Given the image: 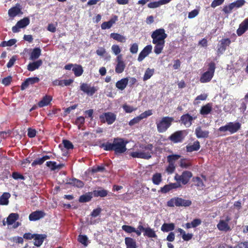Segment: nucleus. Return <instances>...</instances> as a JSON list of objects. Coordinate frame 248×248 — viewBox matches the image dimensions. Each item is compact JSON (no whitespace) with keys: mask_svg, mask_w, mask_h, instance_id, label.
I'll return each instance as SVG.
<instances>
[{"mask_svg":"<svg viewBox=\"0 0 248 248\" xmlns=\"http://www.w3.org/2000/svg\"><path fill=\"white\" fill-rule=\"evenodd\" d=\"M174 119L172 117H163L156 122L157 131L159 133L165 132L171 125Z\"/></svg>","mask_w":248,"mask_h":248,"instance_id":"obj_1","label":"nucleus"},{"mask_svg":"<svg viewBox=\"0 0 248 248\" xmlns=\"http://www.w3.org/2000/svg\"><path fill=\"white\" fill-rule=\"evenodd\" d=\"M128 143V141H125L123 139H114L113 142V150L116 154L124 153L127 150L126 145Z\"/></svg>","mask_w":248,"mask_h":248,"instance_id":"obj_2","label":"nucleus"},{"mask_svg":"<svg viewBox=\"0 0 248 248\" xmlns=\"http://www.w3.org/2000/svg\"><path fill=\"white\" fill-rule=\"evenodd\" d=\"M215 68V64L214 62L210 63L208 70L201 75L200 79V82L201 83H207L210 81L214 76Z\"/></svg>","mask_w":248,"mask_h":248,"instance_id":"obj_3","label":"nucleus"},{"mask_svg":"<svg viewBox=\"0 0 248 248\" xmlns=\"http://www.w3.org/2000/svg\"><path fill=\"white\" fill-rule=\"evenodd\" d=\"M167 34L163 29H158L153 31L151 35L153 42L165 43Z\"/></svg>","mask_w":248,"mask_h":248,"instance_id":"obj_4","label":"nucleus"},{"mask_svg":"<svg viewBox=\"0 0 248 248\" xmlns=\"http://www.w3.org/2000/svg\"><path fill=\"white\" fill-rule=\"evenodd\" d=\"M231 220V218L228 216H225L221 218L218 223L217 224V229L223 232H228L231 230L229 222Z\"/></svg>","mask_w":248,"mask_h":248,"instance_id":"obj_5","label":"nucleus"},{"mask_svg":"<svg viewBox=\"0 0 248 248\" xmlns=\"http://www.w3.org/2000/svg\"><path fill=\"white\" fill-rule=\"evenodd\" d=\"M240 124L239 123H229L224 126L219 127V131L220 132L229 131L231 134L236 132L240 128Z\"/></svg>","mask_w":248,"mask_h":248,"instance_id":"obj_6","label":"nucleus"},{"mask_svg":"<svg viewBox=\"0 0 248 248\" xmlns=\"http://www.w3.org/2000/svg\"><path fill=\"white\" fill-rule=\"evenodd\" d=\"M153 146L152 144L146 145H141V154H140V158L148 159L150 158L153 154Z\"/></svg>","mask_w":248,"mask_h":248,"instance_id":"obj_7","label":"nucleus"},{"mask_svg":"<svg viewBox=\"0 0 248 248\" xmlns=\"http://www.w3.org/2000/svg\"><path fill=\"white\" fill-rule=\"evenodd\" d=\"M99 119L102 123L111 124L115 121L116 115L112 112H105L100 115Z\"/></svg>","mask_w":248,"mask_h":248,"instance_id":"obj_8","label":"nucleus"},{"mask_svg":"<svg viewBox=\"0 0 248 248\" xmlns=\"http://www.w3.org/2000/svg\"><path fill=\"white\" fill-rule=\"evenodd\" d=\"M192 174L190 171H185L181 175L176 174L174 179L178 182H181L183 184H186L192 177Z\"/></svg>","mask_w":248,"mask_h":248,"instance_id":"obj_9","label":"nucleus"},{"mask_svg":"<svg viewBox=\"0 0 248 248\" xmlns=\"http://www.w3.org/2000/svg\"><path fill=\"white\" fill-rule=\"evenodd\" d=\"M116 65L115 67V72L117 74L123 73L125 68L126 64L123 60L122 55H118L116 58Z\"/></svg>","mask_w":248,"mask_h":248,"instance_id":"obj_10","label":"nucleus"},{"mask_svg":"<svg viewBox=\"0 0 248 248\" xmlns=\"http://www.w3.org/2000/svg\"><path fill=\"white\" fill-rule=\"evenodd\" d=\"M30 24V19L28 17H24L18 21L16 25L12 27L13 32L16 33L19 31V29L24 28Z\"/></svg>","mask_w":248,"mask_h":248,"instance_id":"obj_11","label":"nucleus"},{"mask_svg":"<svg viewBox=\"0 0 248 248\" xmlns=\"http://www.w3.org/2000/svg\"><path fill=\"white\" fill-rule=\"evenodd\" d=\"M197 118L196 116H191L188 113L183 115L180 118L181 123L183 124L186 127H190L192 121Z\"/></svg>","mask_w":248,"mask_h":248,"instance_id":"obj_12","label":"nucleus"},{"mask_svg":"<svg viewBox=\"0 0 248 248\" xmlns=\"http://www.w3.org/2000/svg\"><path fill=\"white\" fill-rule=\"evenodd\" d=\"M186 135L184 130L178 131L174 132L170 136V140L174 143L182 142Z\"/></svg>","mask_w":248,"mask_h":248,"instance_id":"obj_13","label":"nucleus"},{"mask_svg":"<svg viewBox=\"0 0 248 248\" xmlns=\"http://www.w3.org/2000/svg\"><path fill=\"white\" fill-rule=\"evenodd\" d=\"M18 217L19 216L16 213L10 214L7 218V224L8 225H13L14 224L13 227L14 228H16L20 225L18 222H16V221L18 219Z\"/></svg>","mask_w":248,"mask_h":248,"instance_id":"obj_14","label":"nucleus"},{"mask_svg":"<svg viewBox=\"0 0 248 248\" xmlns=\"http://www.w3.org/2000/svg\"><path fill=\"white\" fill-rule=\"evenodd\" d=\"M80 90L89 96H92L97 91L94 87H91L88 84L82 83L80 85Z\"/></svg>","mask_w":248,"mask_h":248,"instance_id":"obj_15","label":"nucleus"},{"mask_svg":"<svg viewBox=\"0 0 248 248\" xmlns=\"http://www.w3.org/2000/svg\"><path fill=\"white\" fill-rule=\"evenodd\" d=\"M152 46L148 45L146 46L143 50L140 53L138 60L139 62H141L146 57H147L152 51Z\"/></svg>","mask_w":248,"mask_h":248,"instance_id":"obj_16","label":"nucleus"},{"mask_svg":"<svg viewBox=\"0 0 248 248\" xmlns=\"http://www.w3.org/2000/svg\"><path fill=\"white\" fill-rule=\"evenodd\" d=\"M231 42L229 39H222L220 41V44L218 46L217 53L222 54L226 49L227 46L230 45Z\"/></svg>","mask_w":248,"mask_h":248,"instance_id":"obj_17","label":"nucleus"},{"mask_svg":"<svg viewBox=\"0 0 248 248\" xmlns=\"http://www.w3.org/2000/svg\"><path fill=\"white\" fill-rule=\"evenodd\" d=\"M39 81V78L37 77L29 78H27L23 82L21 86V89L24 90L26 89L30 85L33 84Z\"/></svg>","mask_w":248,"mask_h":248,"instance_id":"obj_18","label":"nucleus"},{"mask_svg":"<svg viewBox=\"0 0 248 248\" xmlns=\"http://www.w3.org/2000/svg\"><path fill=\"white\" fill-rule=\"evenodd\" d=\"M248 30V18L244 20L239 25L237 30V34L238 36L242 35L246 31Z\"/></svg>","mask_w":248,"mask_h":248,"instance_id":"obj_19","label":"nucleus"},{"mask_svg":"<svg viewBox=\"0 0 248 248\" xmlns=\"http://www.w3.org/2000/svg\"><path fill=\"white\" fill-rule=\"evenodd\" d=\"M45 213L41 211H36L31 213L29 216V219L31 221H35L43 218Z\"/></svg>","mask_w":248,"mask_h":248,"instance_id":"obj_20","label":"nucleus"},{"mask_svg":"<svg viewBox=\"0 0 248 248\" xmlns=\"http://www.w3.org/2000/svg\"><path fill=\"white\" fill-rule=\"evenodd\" d=\"M43 62L41 60H37L32 62H30L27 66V69L29 71H33L34 70L37 69L39 67L42 65Z\"/></svg>","mask_w":248,"mask_h":248,"instance_id":"obj_21","label":"nucleus"},{"mask_svg":"<svg viewBox=\"0 0 248 248\" xmlns=\"http://www.w3.org/2000/svg\"><path fill=\"white\" fill-rule=\"evenodd\" d=\"M195 134L198 138H205L208 137L209 132L203 130L200 126H198L195 129Z\"/></svg>","mask_w":248,"mask_h":248,"instance_id":"obj_22","label":"nucleus"},{"mask_svg":"<svg viewBox=\"0 0 248 248\" xmlns=\"http://www.w3.org/2000/svg\"><path fill=\"white\" fill-rule=\"evenodd\" d=\"M117 19V16H115L114 17L111 18L108 21L103 22L101 26L102 29L106 30L110 29L116 22Z\"/></svg>","mask_w":248,"mask_h":248,"instance_id":"obj_23","label":"nucleus"},{"mask_svg":"<svg viewBox=\"0 0 248 248\" xmlns=\"http://www.w3.org/2000/svg\"><path fill=\"white\" fill-rule=\"evenodd\" d=\"M73 82V80L71 79L66 80H55L52 82V85L54 86H68L70 85Z\"/></svg>","mask_w":248,"mask_h":248,"instance_id":"obj_24","label":"nucleus"},{"mask_svg":"<svg viewBox=\"0 0 248 248\" xmlns=\"http://www.w3.org/2000/svg\"><path fill=\"white\" fill-rule=\"evenodd\" d=\"M46 237V235L45 234H36L33 238L34 245L37 247H40L42 244Z\"/></svg>","mask_w":248,"mask_h":248,"instance_id":"obj_25","label":"nucleus"},{"mask_svg":"<svg viewBox=\"0 0 248 248\" xmlns=\"http://www.w3.org/2000/svg\"><path fill=\"white\" fill-rule=\"evenodd\" d=\"M128 82V78H123L116 82V87L119 90H124L126 87Z\"/></svg>","mask_w":248,"mask_h":248,"instance_id":"obj_26","label":"nucleus"},{"mask_svg":"<svg viewBox=\"0 0 248 248\" xmlns=\"http://www.w3.org/2000/svg\"><path fill=\"white\" fill-rule=\"evenodd\" d=\"M200 148V142L196 141L192 144H188L186 146V151L188 152H192L198 151Z\"/></svg>","mask_w":248,"mask_h":248,"instance_id":"obj_27","label":"nucleus"},{"mask_svg":"<svg viewBox=\"0 0 248 248\" xmlns=\"http://www.w3.org/2000/svg\"><path fill=\"white\" fill-rule=\"evenodd\" d=\"M212 109V104L208 103L202 106L200 110V113L202 115H205L209 114Z\"/></svg>","mask_w":248,"mask_h":248,"instance_id":"obj_28","label":"nucleus"},{"mask_svg":"<svg viewBox=\"0 0 248 248\" xmlns=\"http://www.w3.org/2000/svg\"><path fill=\"white\" fill-rule=\"evenodd\" d=\"M41 54V49L39 47L35 48L30 54V59L32 61L37 59L40 56Z\"/></svg>","mask_w":248,"mask_h":248,"instance_id":"obj_29","label":"nucleus"},{"mask_svg":"<svg viewBox=\"0 0 248 248\" xmlns=\"http://www.w3.org/2000/svg\"><path fill=\"white\" fill-rule=\"evenodd\" d=\"M96 52L98 56L102 57L105 56V60L107 61L110 60L111 57L108 54L105 48L103 47H99L96 50Z\"/></svg>","mask_w":248,"mask_h":248,"instance_id":"obj_30","label":"nucleus"},{"mask_svg":"<svg viewBox=\"0 0 248 248\" xmlns=\"http://www.w3.org/2000/svg\"><path fill=\"white\" fill-rule=\"evenodd\" d=\"M177 206H189L191 204L189 200H186L180 198H176Z\"/></svg>","mask_w":248,"mask_h":248,"instance_id":"obj_31","label":"nucleus"},{"mask_svg":"<svg viewBox=\"0 0 248 248\" xmlns=\"http://www.w3.org/2000/svg\"><path fill=\"white\" fill-rule=\"evenodd\" d=\"M153 43L155 45L154 47L155 53L156 54H160L164 47L165 43L153 42Z\"/></svg>","mask_w":248,"mask_h":248,"instance_id":"obj_32","label":"nucleus"},{"mask_svg":"<svg viewBox=\"0 0 248 248\" xmlns=\"http://www.w3.org/2000/svg\"><path fill=\"white\" fill-rule=\"evenodd\" d=\"M126 248H137L136 241L132 238L126 237L124 239Z\"/></svg>","mask_w":248,"mask_h":248,"instance_id":"obj_33","label":"nucleus"},{"mask_svg":"<svg viewBox=\"0 0 248 248\" xmlns=\"http://www.w3.org/2000/svg\"><path fill=\"white\" fill-rule=\"evenodd\" d=\"M51 100L52 97L50 96L46 95L38 103V105L40 108L47 106Z\"/></svg>","mask_w":248,"mask_h":248,"instance_id":"obj_34","label":"nucleus"},{"mask_svg":"<svg viewBox=\"0 0 248 248\" xmlns=\"http://www.w3.org/2000/svg\"><path fill=\"white\" fill-rule=\"evenodd\" d=\"M175 228V225L174 223H164L161 227V230L163 232H169L173 231Z\"/></svg>","mask_w":248,"mask_h":248,"instance_id":"obj_35","label":"nucleus"},{"mask_svg":"<svg viewBox=\"0 0 248 248\" xmlns=\"http://www.w3.org/2000/svg\"><path fill=\"white\" fill-rule=\"evenodd\" d=\"M110 36L111 38L121 43L125 42L126 41V38L125 36L122 35L119 33H111L110 34Z\"/></svg>","mask_w":248,"mask_h":248,"instance_id":"obj_36","label":"nucleus"},{"mask_svg":"<svg viewBox=\"0 0 248 248\" xmlns=\"http://www.w3.org/2000/svg\"><path fill=\"white\" fill-rule=\"evenodd\" d=\"M10 197V194L9 193H4L0 197V204L7 205L9 203V199Z\"/></svg>","mask_w":248,"mask_h":248,"instance_id":"obj_37","label":"nucleus"},{"mask_svg":"<svg viewBox=\"0 0 248 248\" xmlns=\"http://www.w3.org/2000/svg\"><path fill=\"white\" fill-rule=\"evenodd\" d=\"M72 70L74 73V74L77 77H79L81 76L83 72V70L82 66L80 65H74V67L72 68Z\"/></svg>","mask_w":248,"mask_h":248,"instance_id":"obj_38","label":"nucleus"},{"mask_svg":"<svg viewBox=\"0 0 248 248\" xmlns=\"http://www.w3.org/2000/svg\"><path fill=\"white\" fill-rule=\"evenodd\" d=\"M143 234L144 236H147L150 238H155L157 237L155 232L150 227L146 228Z\"/></svg>","mask_w":248,"mask_h":248,"instance_id":"obj_39","label":"nucleus"},{"mask_svg":"<svg viewBox=\"0 0 248 248\" xmlns=\"http://www.w3.org/2000/svg\"><path fill=\"white\" fill-rule=\"evenodd\" d=\"M20 11V9L19 7H14L9 10L8 15L9 16L14 17L16 16Z\"/></svg>","mask_w":248,"mask_h":248,"instance_id":"obj_40","label":"nucleus"},{"mask_svg":"<svg viewBox=\"0 0 248 248\" xmlns=\"http://www.w3.org/2000/svg\"><path fill=\"white\" fill-rule=\"evenodd\" d=\"M155 72L154 69H151L150 68H148L143 76V79L144 81H146L151 78V77L153 75Z\"/></svg>","mask_w":248,"mask_h":248,"instance_id":"obj_41","label":"nucleus"},{"mask_svg":"<svg viewBox=\"0 0 248 248\" xmlns=\"http://www.w3.org/2000/svg\"><path fill=\"white\" fill-rule=\"evenodd\" d=\"M162 180V175L160 173L154 174L152 177L153 183L156 185H159Z\"/></svg>","mask_w":248,"mask_h":248,"instance_id":"obj_42","label":"nucleus"},{"mask_svg":"<svg viewBox=\"0 0 248 248\" xmlns=\"http://www.w3.org/2000/svg\"><path fill=\"white\" fill-rule=\"evenodd\" d=\"M245 3V0H237L230 4V8H239Z\"/></svg>","mask_w":248,"mask_h":248,"instance_id":"obj_43","label":"nucleus"},{"mask_svg":"<svg viewBox=\"0 0 248 248\" xmlns=\"http://www.w3.org/2000/svg\"><path fill=\"white\" fill-rule=\"evenodd\" d=\"M93 195L95 197H106L108 194V191L105 189H100L94 190L93 192Z\"/></svg>","mask_w":248,"mask_h":248,"instance_id":"obj_44","label":"nucleus"},{"mask_svg":"<svg viewBox=\"0 0 248 248\" xmlns=\"http://www.w3.org/2000/svg\"><path fill=\"white\" fill-rule=\"evenodd\" d=\"M69 183L78 187H82L84 186V183L81 181L76 178L71 180Z\"/></svg>","mask_w":248,"mask_h":248,"instance_id":"obj_45","label":"nucleus"},{"mask_svg":"<svg viewBox=\"0 0 248 248\" xmlns=\"http://www.w3.org/2000/svg\"><path fill=\"white\" fill-rule=\"evenodd\" d=\"M99 147L101 148L104 149L105 151H110L113 150V143H110L108 142L103 143L99 145Z\"/></svg>","mask_w":248,"mask_h":248,"instance_id":"obj_46","label":"nucleus"},{"mask_svg":"<svg viewBox=\"0 0 248 248\" xmlns=\"http://www.w3.org/2000/svg\"><path fill=\"white\" fill-rule=\"evenodd\" d=\"M111 51L113 54L118 56L120 55V53L121 52V49L120 46L117 45H113L111 47Z\"/></svg>","mask_w":248,"mask_h":248,"instance_id":"obj_47","label":"nucleus"},{"mask_svg":"<svg viewBox=\"0 0 248 248\" xmlns=\"http://www.w3.org/2000/svg\"><path fill=\"white\" fill-rule=\"evenodd\" d=\"M191 164L190 161L186 159H181L180 161V166L182 168H188L191 166Z\"/></svg>","mask_w":248,"mask_h":248,"instance_id":"obj_48","label":"nucleus"},{"mask_svg":"<svg viewBox=\"0 0 248 248\" xmlns=\"http://www.w3.org/2000/svg\"><path fill=\"white\" fill-rule=\"evenodd\" d=\"M92 197L90 193L86 194L81 196L79 198V202H85L90 201Z\"/></svg>","mask_w":248,"mask_h":248,"instance_id":"obj_49","label":"nucleus"},{"mask_svg":"<svg viewBox=\"0 0 248 248\" xmlns=\"http://www.w3.org/2000/svg\"><path fill=\"white\" fill-rule=\"evenodd\" d=\"M193 181L195 183V184L196 186L198 187L199 188H202L204 185L202 180L198 177H195L193 178Z\"/></svg>","mask_w":248,"mask_h":248,"instance_id":"obj_50","label":"nucleus"},{"mask_svg":"<svg viewBox=\"0 0 248 248\" xmlns=\"http://www.w3.org/2000/svg\"><path fill=\"white\" fill-rule=\"evenodd\" d=\"M180 157V155H172L168 156L167 159L168 162H171L175 164V161L177 160Z\"/></svg>","mask_w":248,"mask_h":248,"instance_id":"obj_51","label":"nucleus"},{"mask_svg":"<svg viewBox=\"0 0 248 248\" xmlns=\"http://www.w3.org/2000/svg\"><path fill=\"white\" fill-rule=\"evenodd\" d=\"M139 148V149L135 151H133L129 152V155L134 158H140L139 155L141 154V145H140Z\"/></svg>","mask_w":248,"mask_h":248,"instance_id":"obj_52","label":"nucleus"},{"mask_svg":"<svg viewBox=\"0 0 248 248\" xmlns=\"http://www.w3.org/2000/svg\"><path fill=\"white\" fill-rule=\"evenodd\" d=\"M175 169V165L171 162H169V165L167 167L166 171L169 174L172 173Z\"/></svg>","mask_w":248,"mask_h":248,"instance_id":"obj_53","label":"nucleus"},{"mask_svg":"<svg viewBox=\"0 0 248 248\" xmlns=\"http://www.w3.org/2000/svg\"><path fill=\"white\" fill-rule=\"evenodd\" d=\"M122 228L124 231H125L127 233H130L132 232H135V228L131 226L124 225L122 227Z\"/></svg>","mask_w":248,"mask_h":248,"instance_id":"obj_54","label":"nucleus"},{"mask_svg":"<svg viewBox=\"0 0 248 248\" xmlns=\"http://www.w3.org/2000/svg\"><path fill=\"white\" fill-rule=\"evenodd\" d=\"M78 241L84 245L85 246H87L88 245V238L86 235H79L78 238Z\"/></svg>","mask_w":248,"mask_h":248,"instance_id":"obj_55","label":"nucleus"},{"mask_svg":"<svg viewBox=\"0 0 248 248\" xmlns=\"http://www.w3.org/2000/svg\"><path fill=\"white\" fill-rule=\"evenodd\" d=\"M123 108L124 110L125 111V112L126 113H131V112H133V111H135L136 110V108H134L132 106L126 105V104L123 105Z\"/></svg>","mask_w":248,"mask_h":248,"instance_id":"obj_56","label":"nucleus"},{"mask_svg":"<svg viewBox=\"0 0 248 248\" xmlns=\"http://www.w3.org/2000/svg\"><path fill=\"white\" fill-rule=\"evenodd\" d=\"M141 120H142L141 118L140 117V115H139L136 117H135L133 119H132L129 122V124L130 126H132L136 124L139 123Z\"/></svg>","mask_w":248,"mask_h":248,"instance_id":"obj_57","label":"nucleus"},{"mask_svg":"<svg viewBox=\"0 0 248 248\" xmlns=\"http://www.w3.org/2000/svg\"><path fill=\"white\" fill-rule=\"evenodd\" d=\"M138 51V45L137 43H134L131 45L130 51L132 54H136Z\"/></svg>","mask_w":248,"mask_h":248,"instance_id":"obj_58","label":"nucleus"},{"mask_svg":"<svg viewBox=\"0 0 248 248\" xmlns=\"http://www.w3.org/2000/svg\"><path fill=\"white\" fill-rule=\"evenodd\" d=\"M199 11L197 9H194L188 13V18H193L199 14Z\"/></svg>","mask_w":248,"mask_h":248,"instance_id":"obj_59","label":"nucleus"},{"mask_svg":"<svg viewBox=\"0 0 248 248\" xmlns=\"http://www.w3.org/2000/svg\"><path fill=\"white\" fill-rule=\"evenodd\" d=\"M64 147L67 149H71L73 148L72 143L69 140H63L62 142Z\"/></svg>","mask_w":248,"mask_h":248,"instance_id":"obj_60","label":"nucleus"},{"mask_svg":"<svg viewBox=\"0 0 248 248\" xmlns=\"http://www.w3.org/2000/svg\"><path fill=\"white\" fill-rule=\"evenodd\" d=\"M46 166L51 170H56V162L53 161H47L46 163Z\"/></svg>","mask_w":248,"mask_h":248,"instance_id":"obj_61","label":"nucleus"},{"mask_svg":"<svg viewBox=\"0 0 248 248\" xmlns=\"http://www.w3.org/2000/svg\"><path fill=\"white\" fill-rule=\"evenodd\" d=\"M44 162V159H43L42 157L37 158L36 159L34 160L33 162L31 163L32 166H35L36 165H41Z\"/></svg>","mask_w":248,"mask_h":248,"instance_id":"obj_62","label":"nucleus"},{"mask_svg":"<svg viewBox=\"0 0 248 248\" xmlns=\"http://www.w3.org/2000/svg\"><path fill=\"white\" fill-rule=\"evenodd\" d=\"M12 177L15 180H24L25 179L24 177L22 175L17 172H13L12 174Z\"/></svg>","mask_w":248,"mask_h":248,"instance_id":"obj_63","label":"nucleus"},{"mask_svg":"<svg viewBox=\"0 0 248 248\" xmlns=\"http://www.w3.org/2000/svg\"><path fill=\"white\" fill-rule=\"evenodd\" d=\"M234 248H248V242L240 243Z\"/></svg>","mask_w":248,"mask_h":248,"instance_id":"obj_64","label":"nucleus"}]
</instances>
